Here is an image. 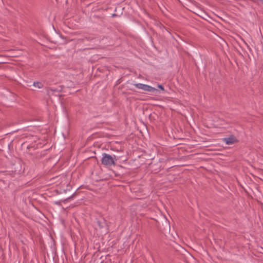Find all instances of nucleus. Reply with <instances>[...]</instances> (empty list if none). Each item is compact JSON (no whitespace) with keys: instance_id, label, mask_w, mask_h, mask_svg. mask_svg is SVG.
<instances>
[{"instance_id":"nucleus-7","label":"nucleus","mask_w":263,"mask_h":263,"mask_svg":"<svg viewBox=\"0 0 263 263\" xmlns=\"http://www.w3.org/2000/svg\"><path fill=\"white\" fill-rule=\"evenodd\" d=\"M51 90L52 91H55V90L53 89H51Z\"/></svg>"},{"instance_id":"nucleus-6","label":"nucleus","mask_w":263,"mask_h":263,"mask_svg":"<svg viewBox=\"0 0 263 263\" xmlns=\"http://www.w3.org/2000/svg\"><path fill=\"white\" fill-rule=\"evenodd\" d=\"M158 87L160 88L161 90H164L163 87L161 85H158Z\"/></svg>"},{"instance_id":"nucleus-2","label":"nucleus","mask_w":263,"mask_h":263,"mask_svg":"<svg viewBox=\"0 0 263 263\" xmlns=\"http://www.w3.org/2000/svg\"><path fill=\"white\" fill-rule=\"evenodd\" d=\"M135 86L137 88L141 89L144 91H147L149 92H154L157 90V89L154 87H152L147 85L143 84L141 83L136 84H135Z\"/></svg>"},{"instance_id":"nucleus-1","label":"nucleus","mask_w":263,"mask_h":263,"mask_svg":"<svg viewBox=\"0 0 263 263\" xmlns=\"http://www.w3.org/2000/svg\"><path fill=\"white\" fill-rule=\"evenodd\" d=\"M115 160H117L116 156H111L109 154L104 153L102 158V163L106 166L115 165Z\"/></svg>"},{"instance_id":"nucleus-3","label":"nucleus","mask_w":263,"mask_h":263,"mask_svg":"<svg viewBox=\"0 0 263 263\" xmlns=\"http://www.w3.org/2000/svg\"><path fill=\"white\" fill-rule=\"evenodd\" d=\"M224 141L227 144H231L235 141V138L234 137H229L224 138Z\"/></svg>"},{"instance_id":"nucleus-8","label":"nucleus","mask_w":263,"mask_h":263,"mask_svg":"<svg viewBox=\"0 0 263 263\" xmlns=\"http://www.w3.org/2000/svg\"><path fill=\"white\" fill-rule=\"evenodd\" d=\"M259 251H260V252L262 253V250H259Z\"/></svg>"},{"instance_id":"nucleus-4","label":"nucleus","mask_w":263,"mask_h":263,"mask_svg":"<svg viewBox=\"0 0 263 263\" xmlns=\"http://www.w3.org/2000/svg\"><path fill=\"white\" fill-rule=\"evenodd\" d=\"M33 86L37 87L38 88H41L43 87V85L39 82H36L33 83Z\"/></svg>"},{"instance_id":"nucleus-5","label":"nucleus","mask_w":263,"mask_h":263,"mask_svg":"<svg viewBox=\"0 0 263 263\" xmlns=\"http://www.w3.org/2000/svg\"><path fill=\"white\" fill-rule=\"evenodd\" d=\"M98 223L99 226L100 228L103 227V226L102 223L100 221H98Z\"/></svg>"}]
</instances>
